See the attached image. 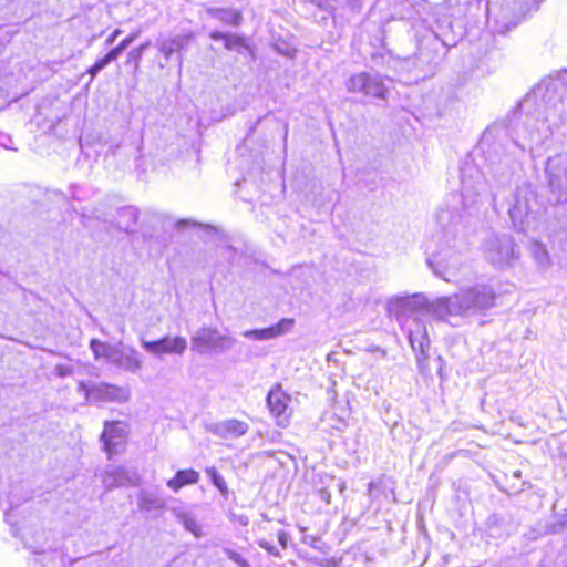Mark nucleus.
Returning a JSON list of instances; mask_svg holds the SVG:
<instances>
[{"label": "nucleus", "instance_id": "38", "mask_svg": "<svg viewBox=\"0 0 567 567\" xmlns=\"http://www.w3.org/2000/svg\"><path fill=\"white\" fill-rule=\"evenodd\" d=\"M122 33L121 29H115L106 39L105 43L106 45H111L114 43L116 38Z\"/></svg>", "mask_w": 567, "mask_h": 567}, {"label": "nucleus", "instance_id": "36", "mask_svg": "<svg viewBox=\"0 0 567 567\" xmlns=\"http://www.w3.org/2000/svg\"><path fill=\"white\" fill-rule=\"evenodd\" d=\"M111 59H109L107 54H105L103 58L95 61V69L102 71L106 65L111 63Z\"/></svg>", "mask_w": 567, "mask_h": 567}, {"label": "nucleus", "instance_id": "32", "mask_svg": "<svg viewBox=\"0 0 567 567\" xmlns=\"http://www.w3.org/2000/svg\"><path fill=\"white\" fill-rule=\"evenodd\" d=\"M421 62H424V66H422V78L427 76L431 74L434 70V58L424 60L423 58H420Z\"/></svg>", "mask_w": 567, "mask_h": 567}, {"label": "nucleus", "instance_id": "30", "mask_svg": "<svg viewBox=\"0 0 567 567\" xmlns=\"http://www.w3.org/2000/svg\"><path fill=\"white\" fill-rule=\"evenodd\" d=\"M17 287L16 282L12 280V278L2 271H0V293H2L3 289H11Z\"/></svg>", "mask_w": 567, "mask_h": 567}, {"label": "nucleus", "instance_id": "29", "mask_svg": "<svg viewBox=\"0 0 567 567\" xmlns=\"http://www.w3.org/2000/svg\"><path fill=\"white\" fill-rule=\"evenodd\" d=\"M225 554L227 555V557L230 560L236 563L238 566H240V567H249L247 560L240 554H238L237 551L227 548V549H225Z\"/></svg>", "mask_w": 567, "mask_h": 567}, {"label": "nucleus", "instance_id": "15", "mask_svg": "<svg viewBox=\"0 0 567 567\" xmlns=\"http://www.w3.org/2000/svg\"><path fill=\"white\" fill-rule=\"evenodd\" d=\"M140 476L137 471L127 470L123 466H110L106 468L102 482L105 488L112 489L120 486L137 485Z\"/></svg>", "mask_w": 567, "mask_h": 567}, {"label": "nucleus", "instance_id": "8", "mask_svg": "<svg viewBox=\"0 0 567 567\" xmlns=\"http://www.w3.org/2000/svg\"><path fill=\"white\" fill-rule=\"evenodd\" d=\"M546 176L556 202L567 199V153L556 154L546 163Z\"/></svg>", "mask_w": 567, "mask_h": 567}, {"label": "nucleus", "instance_id": "22", "mask_svg": "<svg viewBox=\"0 0 567 567\" xmlns=\"http://www.w3.org/2000/svg\"><path fill=\"white\" fill-rule=\"evenodd\" d=\"M138 507L143 512L157 511L164 507V501L153 492L142 491L138 495Z\"/></svg>", "mask_w": 567, "mask_h": 567}, {"label": "nucleus", "instance_id": "28", "mask_svg": "<svg viewBox=\"0 0 567 567\" xmlns=\"http://www.w3.org/2000/svg\"><path fill=\"white\" fill-rule=\"evenodd\" d=\"M206 474L209 476L212 484L220 492L223 496H227L228 487L224 477L217 472L215 467H207Z\"/></svg>", "mask_w": 567, "mask_h": 567}, {"label": "nucleus", "instance_id": "44", "mask_svg": "<svg viewBox=\"0 0 567 567\" xmlns=\"http://www.w3.org/2000/svg\"><path fill=\"white\" fill-rule=\"evenodd\" d=\"M12 518H13V512H8V513H6V519H7V522H8V523H10V524H12V525H14V523H13Z\"/></svg>", "mask_w": 567, "mask_h": 567}, {"label": "nucleus", "instance_id": "27", "mask_svg": "<svg viewBox=\"0 0 567 567\" xmlns=\"http://www.w3.org/2000/svg\"><path fill=\"white\" fill-rule=\"evenodd\" d=\"M224 45L226 49L235 50L238 53H243L244 51L249 50V47L244 38L230 33H227Z\"/></svg>", "mask_w": 567, "mask_h": 567}, {"label": "nucleus", "instance_id": "7", "mask_svg": "<svg viewBox=\"0 0 567 567\" xmlns=\"http://www.w3.org/2000/svg\"><path fill=\"white\" fill-rule=\"evenodd\" d=\"M431 305L432 301H429L423 293L396 296L389 300L388 311L402 324L405 321L411 322L413 318H419V312L424 309L433 315Z\"/></svg>", "mask_w": 567, "mask_h": 567}, {"label": "nucleus", "instance_id": "47", "mask_svg": "<svg viewBox=\"0 0 567 567\" xmlns=\"http://www.w3.org/2000/svg\"><path fill=\"white\" fill-rule=\"evenodd\" d=\"M60 370H62V368H60ZM60 375H64V372L63 371H60L59 372Z\"/></svg>", "mask_w": 567, "mask_h": 567}, {"label": "nucleus", "instance_id": "3", "mask_svg": "<svg viewBox=\"0 0 567 567\" xmlns=\"http://www.w3.org/2000/svg\"><path fill=\"white\" fill-rule=\"evenodd\" d=\"M540 205L537 194L529 184L518 186L508 207V216L517 231L528 235L538 229Z\"/></svg>", "mask_w": 567, "mask_h": 567}, {"label": "nucleus", "instance_id": "26", "mask_svg": "<svg viewBox=\"0 0 567 567\" xmlns=\"http://www.w3.org/2000/svg\"><path fill=\"white\" fill-rule=\"evenodd\" d=\"M178 522L182 523L184 528L192 533L196 538H200L203 536L202 527L192 515L182 513L178 515Z\"/></svg>", "mask_w": 567, "mask_h": 567}, {"label": "nucleus", "instance_id": "25", "mask_svg": "<svg viewBox=\"0 0 567 567\" xmlns=\"http://www.w3.org/2000/svg\"><path fill=\"white\" fill-rule=\"evenodd\" d=\"M337 488L340 493L346 489V482L342 480H337L334 477H328V483L326 486L321 487L318 493L320 498L326 502V504L330 503L331 492L330 488Z\"/></svg>", "mask_w": 567, "mask_h": 567}, {"label": "nucleus", "instance_id": "23", "mask_svg": "<svg viewBox=\"0 0 567 567\" xmlns=\"http://www.w3.org/2000/svg\"><path fill=\"white\" fill-rule=\"evenodd\" d=\"M117 344H110L106 342H102L96 339H92L90 342V348L96 360L104 359L106 362L111 363L113 359V354L115 352Z\"/></svg>", "mask_w": 567, "mask_h": 567}, {"label": "nucleus", "instance_id": "21", "mask_svg": "<svg viewBox=\"0 0 567 567\" xmlns=\"http://www.w3.org/2000/svg\"><path fill=\"white\" fill-rule=\"evenodd\" d=\"M138 210L133 206L122 207L117 212L116 225L124 231H132L137 223Z\"/></svg>", "mask_w": 567, "mask_h": 567}, {"label": "nucleus", "instance_id": "12", "mask_svg": "<svg viewBox=\"0 0 567 567\" xmlns=\"http://www.w3.org/2000/svg\"><path fill=\"white\" fill-rule=\"evenodd\" d=\"M192 40L190 34H175L173 37H159L155 47L158 52L163 55L165 63H167L174 55H176V60L178 61V70L182 71L183 68V52L187 50Z\"/></svg>", "mask_w": 567, "mask_h": 567}, {"label": "nucleus", "instance_id": "9", "mask_svg": "<svg viewBox=\"0 0 567 567\" xmlns=\"http://www.w3.org/2000/svg\"><path fill=\"white\" fill-rule=\"evenodd\" d=\"M346 87L350 93H361L365 96L383 99L386 87L378 74L361 72L350 76L346 81Z\"/></svg>", "mask_w": 567, "mask_h": 567}, {"label": "nucleus", "instance_id": "35", "mask_svg": "<svg viewBox=\"0 0 567 567\" xmlns=\"http://www.w3.org/2000/svg\"><path fill=\"white\" fill-rule=\"evenodd\" d=\"M138 35H140L138 31L133 32L130 35H127L125 39H123L120 42V44L122 45V48H124L126 50L137 39Z\"/></svg>", "mask_w": 567, "mask_h": 567}, {"label": "nucleus", "instance_id": "24", "mask_svg": "<svg viewBox=\"0 0 567 567\" xmlns=\"http://www.w3.org/2000/svg\"><path fill=\"white\" fill-rule=\"evenodd\" d=\"M530 254L539 268L547 269L550 266V256L542 243L533 241Z\"/></svg>", "mask_w": 567, "mask_h": 567}, {"label": "nucleus", "instance_id": "42", "mask_svg": "<svg viewBox=\"0 0 567 567\" xmlns=\"http://www.w3.org/2000/svg\"><path fill=\"white\" fill-rule=\"evenodd\" d=\"M10 142H11L10 136H8L6 134H0V145H2L6 148H11V146L9 145Z\"/></svg>", "mask_w": 567, "mask_h": 567}, {"label": "nucleus", "instance_id": "39", "mask_svg": "<svg viewBox=\"0 0 567 567\" xmlns=\"http://www.w3.org/2000/svg\"><path fill=\"white\" fill-rule=\"evenodd\" d=\"M542 1L543 0H530V1H527L526 3L528 4V8H527V10H525L523 12V16H526L527 12H529L532 10H536Z\"/></svg>", "mask_w": 567, "mask_h": 567}, {"label": "nucleus", "instance_id": "1", "mask_svg": "<svg viewBox=\"0 0 567 567\" xmlns=\"http://www.w3.org/2000/svg\"><path fill=\"white\" fill-rule=\"evenodd\" d=\"M489 132H485L480 148L485 154L481 169L465 163L461 169V195L451 194L436 213L435 228L429 239L427 264L435 276L446 282H460L468 276L466 261L468 241L466 217L476 214L484 203L487 188L492 205L497 210V190L507 185L512 177L511 157L499 154L501 145L492 147Z\"/></svg>", "mask_w": 567, "mask_h": 567}, {"label": "nucleus", "instance_id": "31", "mask_svg": "<svg viewBox=\"0 0 567 567\" xmlns=\"http://www.w3.org/2000/svg\"><path fill=\"white\" fill-rule=\"evenodd\" d=\"M257 544L260 548L265 549L268 554H270L275 557H280L279 550L274 545H271L268 540L261 538L257 542Z\"/></svg>", "mask_w": 567, "mask_h": 567}, {"label": "nucleus", "instance_id": "2", "mask_svg": "<svg viewBox=\"0 0 567 567\" xmlns=\"http://www.w3.org/2000/svg\"><path fill=\"white\" fill-rule=\"evenodd\" d=\"M496 293L492 285L477 282L463 287L458 292L432 301L433 316L446 320L450 317H473L495 306Z\"/></svg>", "mask_w": 567, "mask_h": 567}, {"label": "nucleus", "instance_id": "45", "mask_svg": "<svg viewBox=\"0 0 567 567\" xmlns=\"http://www.w3.org/2000/svg\"><path fill=\"white\" fill-rule=\"evenodd\" d=\"M189 223H190V221H189V220H187V219H182V220H179V221L177 223V226H178V227H182V226L187 225V224H189Z\"/></svg>", "mask_w": 567, "mask_h": 567}, {"label": "nucleus", "instance_id": "19", "mask_svg": "<svg viewBox=\"0 0 567 567\" xmlns=\"http://www.w3.org/2000/svg\"><path fill=\"white\" fill-rule=\"evenodd\" d=\"M199 481V473L193 468L179 470L175 476L167 481L166 485L174 492H178L186 485L196 484Z\"/></svg>", "mask_w": 567, "mask_h": 567}, {"label": "nucleus", "instance_id": "40", "mask_svg": "<svg viewBox=\"0 0 567 567\" xmlns=\"http://www.w3.org/2000/svg\"><path fill=\"white\" fill-rule=\"evenodd\" d=\"M278 542L281 545V547L285 549L287 547L288 543V535L285 530H280L278 533Z\"/></svg>", "mask_w": 567, "mask_h": 567}, {"label": "nucleus", "instance_id": "20", "mask_svg": "<svg viewBox=\"0 0 567 567\" xmlns=\"http://www.w3.org/2000/svg\"><path fill=\"white\" fill-rule=\"evenodd\" d=\"M207 13L227 25L237 27L243 21L241 12L233 8H209Z\"/></svg>", "mask_w": 567, "mask_h": 567}, {"label": "nucleus", "instance_id": "11", "mask_svg": "<svg viewBox=\"0 0 567 567\" xmlns=\"http://www.w3.org/2000/svg\"><path fill=\"white\" fill-rule=\"evenodd\" d=\"M402 327L408 331V338L416 354L419 365L427 359L430 339L426 327L420 318H413L411 322H403Z\"/></svg>", "mask_w": 567, "mask_h": 567}, {"label": "nucleus", "instance_id": "46", "mask_svg": "<svg viewBox=\"0 0 567 567\" xmlns=\"http://www.w3.org/2000/svg\"><path fill=\"white\" fill-rule=\"evenodd\" d=\"M372 488H373V483L371 482V483H369V492H371Z\"/></svg>", "mask_w": 567, "mask_h": 567}, {"label": "nucleus", "instance_id": "34", "mask_svg": "<svg viewBox=\"0 0 567 567\" xmlns=\"http://www.w3.org/2000/svg\"><path fill=\"white\" fill-rule=\"evenodd\" d=\"M125 51L124 48L118 43L115 48L111 49L106 54L111 61H115Z\"/></svg>", "mask_w": 567, "mask_h": 567}, {"label": "nucleus", "instance_id": "6", "mask_svg": "<svg viewBox=\"0 0 567 567\" xmlns=\"http://www.w3.org/2000/svg\"><path fill=\"white\" fill-rule=\"evenodd\" d=\"M78 392L82 393L86 403L97 404L105 402L123 403L128 401L131 392L128 388L117 386L115 384L105 382H90L80 381L78 383Z\"/></svg>", "mask_w": 567, "mask_h": 567}, {"label": "nucleus", "instance_id": "4", "mask_svg": "<svg viewBox=\"0 0 567 567\" xmlns=\"http://www.w3.org/2000/svg\"><path fill=\"white\" fill-rule=\"evenodd\" d=\"M486 259L497 268L511 266L519 257L518 248L511 235L493 234L483 244Z\"/></svg>", "mask_w": 567, "mask_h": 567}, {"label": "nucleus", "instance_id": "18", "mask_svg": "<svg viewBox=\"0 0 567 567\" xmlns=\"http://www.w3.org/2000/svg\"><path fill=\"white\" fill-rule=\"evenodd\" d=\"M249 430V425L237 419H229L217 423L213 433L221 439H236L245 435Z\"/></svg>", "mask_w": 567, "mask_h": 567}, {"label": "nucleus", "instance_id": "16", "mask_svg": "<svg viewBox=\"0 0 567 567\" xmlns=\"http://www.w3.org/2000/svg\"><path fill=\"white\" fill-rule=\"evenodd\" d=\"M111 364L132 373L140 371L143 365L138 351L121 343L115 349Z\"/></svg>", "mask_w": 567, "mask_h": 567}, {"label": "nucleus", "instance_id": "43", "mask_svg": "<svg viewBox=\"0 0 567 567\" xmlns=\"http://www.w3.org/2000/svg\"><path fill=\"white\" fill-rule=\"evenodd\" d=\"M101 71L95 69V64H93L90 69H89V73L92 78H95L97 75V73H100Z\"/></svg>", "mask_w": 567, "mask_h": 567}, {"label": "nucleus", "instance_id": "37", "mask_svg": "<svg viewBox=\"0 0 567 567\" xmlns=\"http://www.w3.org/2000/svg\"><path fill=\"white\" fill-rule=\"evenodd\" d=\"M148 45H150V42L142 43L138 48L131 51L130 55L140 58L143 54V52L147 49Z\"/></svg>", "mask_w": 567, "mask_h": 567}, {"label": "nucleus", "instance_id": "10", "mask_svg": "<svg viewBox=\"0 0 567 567\" xmlns=\"http://www.w3.org/2000/svg\"><path fill=\"white\" fill-rule=\"evenodd\" d=\"M142 348L150 354L156 358L164 355H179L182 357L187 349V340L182 336H165L158 340L148 341L141 340Z\"/></svg>", "mask_w": 567, "mask_h": 567}, {"label": "nucleus", "instance_id": "5", "mask_svg": "<svg viewBox=\"0 0 567 567\" xmlns=\"http://www.w3.org/2000/svg\"><path fill=\"white\" fill-rule=\"evenodd\" d=\"M235 342L230 336L210 327L199 328L190 339L192 350L199 354L224 353L230 350Z\"/></svg>", "mask_w": 567, "mask_h": 567}, {"label": "nucleus", "instance_id": "48", "mask_svg": "<svg viewBox=\"0 0 567 567\" xmlns=\"http://www.w3.org/2000/svg\"><path fill=\"white\" fill-rule=\"evenodd\" d=\"M40 567H43L42 564L40 565Z\"/></svg>", "mask_w": 567, "mask_h": 567}, {"label": "nucleus", "instance_id": "14", "mask_svg": "<svg viewBox=\"0 0 567 567\" xmlns=\"http://www.w3.org/2000/svg\"><path fill=\"white\" fill-rule=\"evenodd\" d=\"M289 395L282 392L279 386L272 388L268 392L267 405L279 426H286L289 422L291 414L289 410Z\"/></svg>", "mask_w": 567, "mask_h": 567}, {"label": "nucleus", "instance_id": "33", "mask_svg": "<svg viewBox=\"0 0 567 567\" xmlns=\"http://www.w3.org/2000/svg\"><path fill=\"white\" fill-rule=\"evenodd\" d=\"M220 254L228 259L229 262H233L235 256H236V250L229 246V245H226V246H223L220 248Z\"/></svg>", "mask_w": 567, "mask_h": 567}, {"label": "nucleus", "instance_id": "13", "mask_svg": "<svg viewBox=\"0 0 567 567\" xmlns=\"http://www.w3.org/2000/svg\"><path fill=\"white\" fill-rule=\"evenodd\" d=\"M126 425L121 422H105L104 430L101 434L103 450L109 458L118 454L125 447L126 443Z\"/></svg>", "mask_w": 567, "mask_h": 567}, {"label": "nucleus", "instance_id": "17", "mask_svg": "<svg viewBox=\"0 0 567 567\" xmlns=\"http://www.w3.org/2000/svg\"><path fill=\"white\" fill-rule=\"evenodd\" d=\"M293 324V319L284 318L276 324L267 328L246 330L243 332V336L247 339L258 341L271 340L289 332L292 329Z\"/></svg>", "mask_w": 567, "mask_h": 567}, {"label": "nucleus", "instance_id": "41", "mask_svg": "<svg viewBox=\"0 0 567 567\" xmlns=\"http://www.w3.org/2000/svg\"><path fill=\"white\" fill-rule=\"evenodd\" d=\"M226 35H227V33H224V32H220V31H212L209 33L210 39H213L215 41H218V40H224L225 41Z\"/></svg>", "mask_w": 567, "mask_h": 567}]
</instances>
